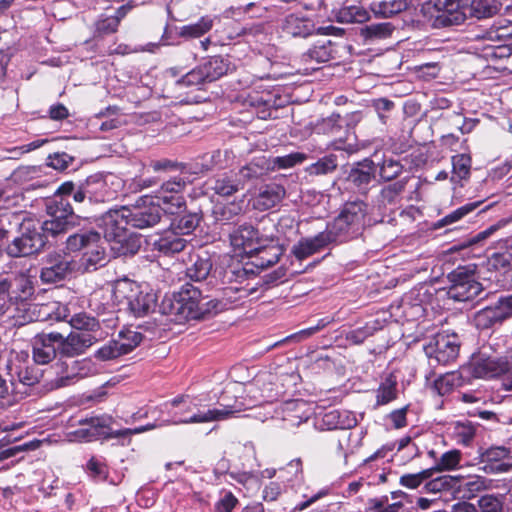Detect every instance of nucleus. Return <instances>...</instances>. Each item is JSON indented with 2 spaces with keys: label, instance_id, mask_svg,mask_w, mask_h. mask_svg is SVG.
<instances>
[{
  "label": "nucleus",
  "instance_id": "obj_1",
  "mask_svg": "<svg viewBox=\"0 0 512 512\" xmlns=\"http://www.w3.org/2000/svg\"><path fill=\"white\" fill-rule=\"evenodd\" d=\"M227 308V303L218 298L204 295L199 286L183 284L171 297H165L161 309L175 321L201 319L217 314Z\"/></svg>",
  "mask_w": 512,
  "mask_h": 512
},
{
  "label": "nucleus",
  "instance_id": "obj_2",
  "mask_svg": "<svg viewBox=\"0 0 512 512\" xmlns=\"http://www.w3.org/2000/svg\"><path fill=\"white\" fill-rule=\"evenodd\" d=\"M170 420L173 425L180 424H203L210 422L225 421L245 410L242 402L237 400L233 404L218 403L215 407H206L201 399L189 395H181L171 402Z\"/></svg>",
  "mask_w": 512,
  "mask_h": 512
},
{
  "label": "nucleus",
  "instance_id": "obj_3",
  "mask_svg": "<svg viewBox=\"0 0 512 512\" xmlns=\"http://www.w3.org/2000/svg\"><path fill=\"white\" fill-rule=\"evenodd\" d=\"M368 221V205L361 201L346 202L337 217L328 223L327 233L334 243H343L362 234Z\"/></svg>",
  "mask_w": 512,
  "mask_h": 512
},
{
  "label": "nucleus",
  "instance_id": "obj_4",
  "mask_svg": "<svg viewBox=\"0 0 512 512\" xmlns=\"http://www.w3.org/2000/svg\"><path fill=\"white\" fill-rule=\"evenodd\" d=\"M463 371L468 382L471 378H494L506 375L503 387L512 390V354L508 357H491L483 353L473 355L470 361L463 365Z\"/></svg>",
  "mask_w": 512,
  "mask_h": 512
},
{
  "label": "nucleus",
  "instance_id": "obj_5",
  "mask_svg": "<svg viewBox=\"0 0 512 512\" xmlns=\"http://www.w3.org/2000/svg\"><path fill=\"white\" fill-rule=\"evenodd\" d=\"M47 214L49 219L45 220L40 228L44 234H50L53 237L69 232L80 224V217L74 213L69 201L63 197L51 200L47 204Z\"/></svg>",
  "mask_w": 512,
  "mask_h": 512
},
{
  "label": "nucleus",
  "instance_id": "obj_6",
  "mask_svg": "<svg viewBox=\"0 0 512 512\" xmlns=\"http://www.w3.org/2000/svg\"><path fill=\"white\" fill-rule=\"evenodd\" d=\"M130 226L126 206L119 209H110L100 219L99 226L103 229L104 238L107 242H112V250H116L118 255L126 254L127 249L123 246L126 240V228Z\"/></svg>",
  "mask_w": 512,
  "mask_h": 512
},
{
  "label": "nucleus",
  "instance_id": "obj_7",
  "mask_svg": "<svg viewBox=\"0 0 512 512\" xmlns=\"http://www.w3.org/2000/svg\"><path fill=\"white\" fill-rule=\"evenodd\" d=\"M475 39L483 44L482 56L485 58H503L509 55V46L512 45V23L507 25H493Z\"/></svg>",
  "mask_w": 512,
  "mask_h": 512
},
{
  "label": "nucleus",
  "instance_id": "obj_8",
  "mask_svg": "<svg viewBox=\"0 0 512 512\" xmlns=\"http://www.w3.org/2000/svg\"><path fill=\"white\" fill-rule=\"evenodd\" d=\"M450 287L448 295L456 301H470L482 291V285L475 278V269L460 266L449 274Z\"/></svg>",
  "mask_w": 512,
  "mask_h": 512
},
{
  "label": "nucleus",
  "instance_id": "obj_9",
  "mask_svg": "<svg viewBox=\"0 0 512 512\" xmlns=\"http://www.w3.org/2000/svg\"><path fill=\"white\" fill-rule=\"evenodd\" d=\"M311 415V407L306 401L294 399L275 407L273 417L275 418V427L293 431L301 424L306 423Z\"/></svg>",
  "mask_w": 512,
  "mask_h": 512
},
{
  "label": "nucleus",
  "instance_id": "obj_10",
  "mask_svg": "<svg viewBox=\"0 0 512 512\" xmlns=\"http://www.w3.org/2000/svg\"><path fill=\"white\" fill-rule=\"evenodd\" d=\"M188 180L181 176L165 181L152 196L167 214H177L186 208L183 196Z\"/></svg>",
  "mask_w": 512,
  "mask_h": 512
},
{
  "label": "nucleus",
  "instance_id": "obj_11",
  "mask_svg": "<svg viewBox=\"0 0 512 512\" xmlns=\"http://www.w3.org/2000/svg\"><path fill=\"white\" fill-rule=\"evenodd\" d=\"M53 369L56 375L54 385L57 388L70 386L95 372L93 362L87 358L81 360L67 357L66 359H59Z\"/></svg>",
  "mask_w": 512,
  "mask_h": 512
},
{
  "label": "nucleus",
  "instance_id": "obj_12",
  "mask_svg": "<svg viewBox=\"0 0 512 512\" xmlns=\"http://www.w3.org/2000/svg\"><path fill=\"white\" fill-rule=\"evenodd\" d=\"M126 212L131 227L145 229L158 224L164 211L152 196L145 195L132 207H126Z\"/></svg>",
  "mask_w": 512,
  "mask_h": 512
},
{
  "label": "nucleus",
  "instance_id": "obj_13",
  "mask_svg": "<svg viewBox=\"0 0 512 512\" xmlns=\"http://www.w3.org/2000/svg\"><path fill=\"white\" fill-rule=\"evenodd\" d=\"M85 183L88 200L95 203L115 199L122 186L121 179L111 173L91 175L85 180Z\"/></svg>",
  "mask_w": 512,
  "mask_h": 512
},
{
  "label": "nucleus",
  "instance_id": "obj_14",
  "mask_svg": "<svg viewBox=\"0 0 512 512\" xmlns=\"http://www.w3.org/2000/svg\"><path fill=\"white\" fill-rule=\"evenodd\" d=\"M21 235L7 246V254L11 257H25L39 252L45 245V236L31 222L21 223Z\"/></svg>",
  "mask_w": 512,
  "mask_h": 512
},
{
  "label": "nucleus",
  "instance_id": "obj_15",
  "mask_svg": "<svg viewBox=\"0 0 512 512\" xmlns=\"http://www.w3.org/2000/svg\"><path fill=\"white\" fill-rule=\"evenodd\" d=\"M460 339L455 333H438L425 348L427 356L437 363L446 365L455 361L459 355Z\"/></svg>",
  "mask_w": 512,
  "mask_h": 512
},
{
  "label": "nucleus",
  "instance_id": "obj_16",
  "mask_svg": "<svg viewBox=\"0 0 512 512\" xmlns=\"http://www.w3.org/2000/svg\"><path fill=\"white\" fill-rule=\"evenodd\" d=\"M77 269V262L66 255H48L40 272V279L43 283L54 284L64 280L68 275Z\"/></svg>",
  "mask_w": 512,
  "mask_h": 512
},
{
  "label": "nucleus",
  "instance_id": "obj_17",
  "mask_svg": "<svg viewBox=\"0 0 512 512\" xmlns=\"http://www.w3.org/2000/svg\"><path fill=\"white\" fill-rule=\"evenodd\" d=\"M61 333L50 332L37 334L31 342L32 358L36 364L46 365L60 353Z\"/></svg>",
  "mask_w": 512,
  "mask_h": 512
},
{
  "label": "nucleus",
  "instance_id": "obj_18",
  "mask_svg": "<svg viewBox=\"0 0 512 512\" xmlns=\"http://www.w3.org/2000/svg\"><path fill=\"white\" fill-rule=\"evenodd\" d=\"M100 334L91 332L73 331L66 337L61 334L60 355L62 357L74 358L82 355L95 344L99 339Z\"/></svg>",
  "mask_w": 512,
  "mask_h": 512
},
{
  "label": "nucleus",
  "instance_id": "obj_19",
  "mask_svg": "<svg viewBox=\"0 0 512 512\" xmlns=\"http://www.w3.org/2000/svg\"><path fill=\"white\" fill-rule=\"evenodd\" d=\"M469 0H436L437 21L443 26L459 25L469 18Z\"/></svg>",
  "mask_w": 512,
  "mask_h": 512
},
{
  "label": "nucleus",
  "instance_id": "obj_20",
  "mask_svg": "<svg viewBox=\"0 0 512 512\" xmlns=\"http://www.w3.org/2000/svg\"><path fill=\"white\" fill-rule=\"evenodd\" d=\"M107 415L94 416L79 420V428L68 433L70 441L91 442L106 435Z\"/></svg>",
  "mask_w": 512,
  "mask_h": 512
},
{
  "label": "nucleus",
  "instance_id": "obj_21",
  "mask_svg": "<svg viewBox=\"0 0 512 512\" xmlns=\"http://www.w3.org/2000/svg\"><path fill=\"white\" fill-rule=\"evenodd\" d=\"M336 53L335 44L331 40L321 39L316 41L312 47L301 56L300 60L305 65L303 68L304 73L308 74L309 71L317 70L318 68L313 66L312 63H326L333 59Z\"/></svg>",
  "mask_w": 512,
  "mask_h": 512
},
{
  "label": "nucleus",
  "instance_id": "obj_22",
  "mask_svg": "<svg viewBox=\"0 0 512 512\" xmlns=\"http://www.w3.org/2000/svg\"><path fill=\"white\" fill-rule=\"evenodd\" d=\"M484 470L492 473H504L512 470V456L504 446L490 447L481 454Z\"/></svg>",
  "mask_w": 512,
  "mask_h": 512
},
{
  "label": "nucleus",
  "instance_id": "obj_23",
  "mask_svg": "<svg viewBox=\"0 0 512 512\" xmlns=\"http://www.w3.org/2000/svg\"><path fill=\"white\" fill-rule=\"evenodd\" d=\"M152 250L161 255L171 256L184 250L187 240L170 227L157 235L151 242Z\"/></svg>",
  "mask_w": 512,
  "mask_h": 512
},
{
  "label": "nucleus",
  "instance_id": "obj_24",
  "mask_svg": "<svg viewBox=\"0 0 512 512\" xmlns=\"http://www.w3.org/2000/svg\"><path fill=\"white\" fill-rule=\"evenodd\" d=\"M335 244L327 231H322L313 237H307L301 239L292 248L293 255L303 260L329 246Z\"/></svg>",
  "mask_w": 512,
  "mask_h": 512
},
{
  "label": "nucleus",
  "instance_id": "obj_25",
  "mask_svg": "<svg viewBox=\"0 0 512 512\" xmlns=\"http://www.w3.org/2000/svg\"><path fill=\"white\" fill-rule=\"evenodd\" d=\"M106 242L102 237H100V241L92 242L90 247L82 253L77 268H82L84 271H95L104 266L108 262Z\"/></svg>",
  "mask_w": 512,
  "mask_h": 512
},
{
  "label": "nucleus",
  "instance_id": "obj_26",
  "mask_svg": "<svg viewBox=\"0 0 512 512\" xmlns=\"http://www.w3.org/2000/svg\"><path fill=\"white\" fill-rule=\"evenodd\" d=\"M285 188L278 183L262 186L254 198L253 207L259 211L269 210L278 205L285 197Z\"/></svg>",
  "mask_w": 512,
  "mask_h": 512
},
{
  "label": "nucleus",
  "instance_id": "obj_27",
  "mask_svg": "<svg viewBox=\"0 0 512 512\" xmlns=\"http://www.w3.org/2000/svg\"><path fill=\"white\" fill-rule=\"evenodd\" d=\"M200 67L208 82H213L233 71L235 66L229 56L216 55L205 59Z\"/></svg>",
  "mask_w": 512,
  "mask_h": 512
},
{
  "label": "nucleus",
  "instance_id": "obj_28",
  "mask_svg": "<svg viewBox=\"0 0 512 512\" xmlns=\"http://www.w3.org/2000/svg\"><path fill=\"white\" fill-rule=\"evenodd\" d=\"M375 167L373 161L365 159L363 162L357 163L347 177V181L352 184L361 193H366L368 185L374 178Z\"/></svg>",
  "mask_w": 512,
  "mask_h": 512
},
{
  "label": "nucleus",
  "instance_id": "obj_29",
  "mask_svg": "<svg viewBox=\"0 0 512 512\" xmlns=\"http://www.w3.org/2000/svg\"><path fill=\"white\" fill-rule=\"evenodd\" d=\"M357 422L355 413L348 410L333 409L322 416V426L327 430L351 429Z\"/></svg>",
  "mask_w": 512,
  "mask_h": 512
},
{
  "label": "nucleus",
  "instance_id": "obj_30",
  "mask_svg": "<svg viewBox=\"0 0 512 512\" xmlns=\"http://www.w3.org/2000/svg\"><path fill=\"white\" fill-rule=\"evenodd\" d=\"M270 172L268 158L259 156L253 158L249 163L240 168L236 173L242 187L249 181L257 180Z\"/></svg>",
  "mask_w": 512,
  "mask_h": 512
},
{
  "label": "nucleus",
  "instance_id": "obj_31",
  "mask_svg": "<svg viewBox=\"0 0 512 512\" xmlns=\"http://www.w3.org/2000/svg\"><path fill=\"white\" fill-rule=\"evenodd\" d=\"M469 383L461 366L459 370L441 375L434 381L433 388L441 396L451 393L455 388Z\"/></svg>",
  "mask_w": 512,
  "mask_h": 512
},
{
  "label": "nucleus",
  "instance_id": "obj_32",
  "mask_svg": "<svg viewBox=\"0 0 512 512\" xmlns=\"http://www.w3.org/2000/svg\"><path fill=\"white\" fill-rule=\"evenodd\" d=\"M209 188L214 191L215 194L227 197L243 189L241 182L239 181L236 173L235 174H220L208 182Z\"/></svg>",
  "mask_w": 512,
  "mask_h": 512
},
{
  "label": "nucleus",
  "instance_id": "obj_33",
  "mask_svg": "<svg viewBox=\"0 0 512 512\" xmlns=\"http://www.w3.org/2000/svg\"><path fill=\"white\" fill-rule=\"evenodd\" d=\"M141 286L133 280L128 278L118 279L113 284L112 295L116 304L127 306V304L139 295Z\"/></svg>",
  "mask_w": 512,
  "mask_h": 512
},
{
  "label": "nucleus",
  "instance_id": "obj_34",
  "mask_svg": "<svg viewBox=\"0 0 512 512\" xmlns=\"http://www.w3.org/2000/svg\"><path fill=\"white\" fill-rule=\"evenodd\" d=\"M190 265L186 267V276L194 282H202L209 276L212 269V262L205 253L190 256Z\"/></svg>",
  "mask_w": 512,
  "mask_h": 512
},
{
  "label": "nucleus",
  "instance_id": "obj_35",
  "mask_svg": "<svg viewBox=\"0 0 512 512\" xmlns=\"http://www.w3.org/2000/svg\"><path fill=\"white\" fill-rule=\"evenodd\" d=\"M283 31L293 37H307L314 31V24L306 17L290 14L284 20Z\"/></svg>",
  "mask_w": 512,
  "mask_h": 512
},
{
  "label": "nucleus",
  "instance_id": "obj_36",
  "mask_svg": "<svg viewBox=\"0 0 512 512\" xmlns=\"http://www.w3.org/2000/svg\"><path fill=\"white\" fill-rule=\"evenodd\" d=\"M185 210L186 208L177 214H173L174 217L172 218L169 226L181 237L192 233L200 222V216L198 213L186 212Z\"/></svg>",
  "mask_w": 512,
  "mask_h": 512
},
{
  "label": "nucleus",
  "instance_id": "obj_37",
  "mask_svg": "<svg viewBox=\"0 0 512 512\" xmlns=\"http://www.w3.org/2000/svg\"><path fill=\"white\" fill-rule=\"evenodd\" d=\"M101 235L94 230H79L66 239V249L69 252H85L92 242L100 241Z\"/></svg>",
  "mask_w": 512,
  "mask_h": 512
},
{
  "label": "nucleus",
  "instance_id": "obj_38",
  "mask_svg": "<svg viewBox=\"0 0 512 512\" xmlns=\"http://www.w3.org/2000/svg\"><path fill=\"white\" fill-rule=\"evenodd\" d=\"M156 307V298L152 293L144 292L142 289L139 295L127 304L126 309L129 310L135 317H143L149 312L153 311Z\"/></svg>",
  "mask_w": 512,
  "mask_h": 512
},
{
  "label": "nucleus",
  "instance_id": "obj_39",
  "mask_svg": "<svg viewBox=\"0 0 512 512\" xmlns=\"http://www.w3.org/2000/svg\"><path fill=\"white\" fill-rule=\"evenodd\" d=\"M501 9L499 0H469V17L476 19L490 18L496 15Z\"/></svg>",
  "mask_w": 512,
  "mask_h": 512
},
{
  "label": "nucleus",
  "instance_id": "obj_40",
  "mask_svg": "<svg viewBox=\"0 0 512 512\" xmlns=\"http://www.w3.org/2000/svg\"><path fill=\"white\" fill-rule=\"evenodd\" d=\"M9 370V374L11 376V383L15 380L19 381L23 385L32 386L39 382L40 374L39 372L30 366L17 365L14 362H10L7 365Z\"/></svg>",
  "mask_w": 512,
  "mask_h": 512
},
{
  "label": "nucleus",
  "instance_id": "obj_41",
  "mask_svg": "<svg viewBox=\"0 0 512 512\" xmlns=\"http://www.w3.org/2000/svg\"><path fill=\"white\" fill-rule=\"evenodd\" d=\"M413 0H384L372 3L371 9L376 16L388 18L406 10Z\"/></svg>",
  "mask_w": 512,
  "mask_h": 512
},
{
  "label": "nucleus",
  "instance_id": "obj_42",
  "mask_svg": "<svg viewBox=\"0 0 512 512\" xmlns=\"http://www.w3.org/2000/svg\"><path fill=\"white\" fill-rule=\"evenodd\" d=\"M214 25L211 16H202L196 23L184 25L179 28L178 35L185 39L200 38L209 32Z\"/></svg>",
  "mask_w": 512,
  "mask_h": 512
},
{
  "label": "nucleus",
  "instance_id": "obj_43",
  "mask_svg": "<svg viewBox=\"0 0 512 512\" xmlns=\"http://www.w3.org/2000/svg\"><path fill=\"white\" fill-rule=\"evenodd\" d=\"M243 212V201H233L227 204H217L213 215L217 222L226 224L233 222Z\"/></svg>",
  "mask_w": 512,
  "mask_h": 512
},
{
  "label": "nucleus",
  "instance_id": "obj_44",
  "mask_svg": "<svg viewBox=\"0 0 512 512\" xmlns=\"http://www.w3.org/2000/svg\"><path fill=\"white\" fill-rule=\"evenodd\" d=\"M7 279L13 298H26L33 293L32 281L25 273L13 274Z\"/></svg>",
  "mask_w": 512,
  "mask_h": 512
},
{
  "label": "nucleus",
  "instance_id": "obj_45",
  "mask_svg": "<svg viewBox=\"0 0 512 512\" xmlns=\"http://www.w3.org/2000/svg\"><path fill=\"white\" fill-rule=\"evenodd\" d=\"M471 157L467 153H461L452 157V177L451 181L460 182L470 177Z\"/></svg>",
  "mask_w": 512,
  "mask_h": 512
},
{
  "label": "nucleus",
  "instance_id": "obj_46",
  "mask_svg": "<svg viewBox=\"0 0 512 512\" xmlns=\"http://www.w3.org/2000/svg\"><path fill=\"white\" fill-rule=\"evenodd\" d=\"M69 324L75 331H83V332H91L94 334H100V324L99 321L93 317L88 315L87 313H77L74 314L69 320Z\"/></svg>",
  "mask_w": 512,
  "mask_h": 512
},
{
  "label": "nucleus",
  "instance_id": "obj_47",
  "mask_svg": "<svg viewBox=\"0 0 512 512\" xmlns=\"http://www.w3.org/2000/svg\"><path fill=\"white\" fill-rule=\"evenodd\" d=\"M336 19L340 23H363L369 19V13L363 7L351 5L339 9Z\"/></svg>",
  "mask_w": 512,
  "mask_h": 512
},
{
  "label": "nucleus",
  "instance_id": "obj_48",
  "mask_svg": "<svg viewBox=\"0 0 512 512\" xmlns=\"http://www.w3.org/2000/svg\"><path fill=\"white\" fill-rule=\"evenodd\" d=\"M307 159V155L301 152H293L284 156L268 158L270 171L289 169L298 164L303 163Z\"/></svg>",
  "mask_w": 512,
  "mask_h": 512
},
{
  "label": "nucleus",
  "instance_id": "obj_49",
  "mask_svg": "<svg viewBox=\"0 0 512 512\" xmlns=\"http://www.w3.org/2000/svg\"><path fill=\"white\" fill-rule=\"evenodd\" d=\"M377 405H385L397 397V381L395 377L389 375L379 385L377 391Z\"/></svg>",
  "mask_w": 512,
  "mask_h": 512
},
{
  "label": "nucleus",
  "instance_id": "obj_50",
  "mask_svg": "<svg viewBox=\"0 0 512 512\" xmlns=\"http://www.w3.org/2000/svg\"><path fill=\"white\" fill-rule=\"evenodd\" d=\"M227 154V151L222 152L220 150H215L211 153H206L201 157V163H196L193 168V173H202L213 168H223L224 165L222 163V157Z\"/></svg>",
  "mask_w": 512,
  "mask_h": 512
},
{
  "label": "nucleus",
  "instance_id": "obj_51",
  "mask_svg": "<svg viewBox=\"0 0 512 512\" xmlns=\"http://www.w3.org/2000/svg\"><path fill=\"white\" fill-rule=\"evenodd\" d=\"M337 166V157L333 154H330L322 157L317 162L308 166L306 168V172L313 176L327 175L334 172Z\"/></svg>",
  "mask_w": 512,
  "mask_h": 512
},
{
  "label": "nucleus",
  "instance_id": "obj_52",
  "mask_svg": "<svg viewBox=\"0 0 512 512\" xmlns=\"http://www.w3.org/2000/svg\"><path fill=\"white\" fill-rule=\"evenodd\" d=\"M394 27L389 22L372 23L362 29V35L366 40H379L389 37Z\"/></svg>",
  "mask_w": 512,
  "mask_h": 512
},
{
  "label": "nucleus",
  "instance_id": "obj_53",
  "mask_svg": "<svg viewBox=\"0 0 512 512\" xmlns=\"http://www.w3.org/2000/svg\"><path fill=\"white\" fill-rule=\"evenodd\" d=\"M281 255V248L277 246L264 248L255 257L254 265L261 269L269 268L279 261Z\"/></svg>",
  "mask_w": 512,
  "mask_h": 512
},
{
  "label": "nucleus",
  "instance_id": "obj_54",
  "mask_svg": "<svg viewBox=\"0 0 512 512\" xmlns=\"http://www.w3.org/2000/svg\"><path fill=\"white\" fill-rule=\"evenodd\" d=\"M485 488V478L480 476H473L461 482L459 485V492L462 494V498L472 499Z\"/></svg>",
  "mask_w": 512,
  "mask_h": 512
},
{
  "label": "nucleus",
  "instance_id": "obj_55",
  "mask_svg": "<svg viewBox=\"0 0 512 512\" xmlns=\"http://www.w3.org/2000/svg\"><path fill=\"white\" fill-rule=\"evenodd\" d=\"M142 339L143 336L141 333L131 329H125L119 332L118 338L115 339V341L119 343L121 351L126 355L136 348L141 343Z\"/></svg>",
  "mask_w": 512,
  "mask_h": 512
},
{
  "label": "nucleus",
  "instance_id": "obj_56",
  "mask_svg": "<svg viewBox=\"0 0 512 512\" xmlns=\"http://www.w3.org/2000/svg\"><path fill=\"white\" fill-rule=\"evenodd\" d=\"M480 204L481 202L478 201L468 203L459 207L458 209L454 210L453 212L447 214L446 216L438 220L435 224V228H441L459 221L464 216L474 211Z\"/></svg>",
  "mask_w": 512,
  "mask_h": 512
},
{
  "label": "nucleus",
  "instance_id": "obj_57",
  "mask_svg": "<svg viewBox=\"0 0 512 512\" xmlns=\"http://www.w3.org/2000/svg\"><path fill=\"white\" fill-rule=\"evenodd\" d=\"M475 433V426L469 421L454 424L453 434L459 444L469 446L475 437Z\"/></svg>",
  "mask_w": 512,
  "mask_h": 512
},
{
  "label": "nucleus",
  "instance_id": "obj_58",
  "mask_svg": "<svg viewBox=\"0 0 512 512\" xmlns=\"http://www.w3.org/2000/svg\"><path fill=\"white\" fill-rule=\"evenodd\" d=\"M474 323L478 329L484 330L500 324L492 306L485 307L474 316Z\"/></svg>",
  "mask_w": 512,
  "mask_h": 512
},
{
  "label": "nucleus",
  "instance_id": "obj_59",
  "mask_svg": "<svg viewBox=\"0 0 512 512\" xmlns=\"http://www.w3.org/2000/svg\"><path fill=\"white\" fill-rule=\"evenodd\" d=\"M379 166L380 177L385 181H391L395 179L400 175L403 169L402 164L392 157H385Z\"/></svg>",
  "mask_w": 512,
  "mask_h": 512
},
{
  "label": "nucleus",
  "instance_id": "obj_60",
  "mask_svg": "<svg viewBox=\"0 0 512 512\" xmlns=\"http://www.w3.org/2000/svg\"><path fill=\"white\" fill-rule=\"evenodd\" d=\"M119 25L118 20L113 16L101 15L95 22V35L105 36L114 34L118 31Z\"/></svg>",
  "mask_w": 512,
  "mask_h": 512
},
{
  "label": "nucleus",
  "instance_id": "obj_61",
  "mask_svg": "<svg viewBox=\"0 0 512 512\" xmlns=\"http://www.w3.org/2000/svg\"><path fill=\"white\" fill-rule=\"evenodd\" d=\"M259 378H264L266 383L261 384L260 391L262 392V397H264V401L266 404H271V402L276 399L279 395V391L275 385V376L271 373H261L258 375Z\"/></svg>",
  "mask_w": 512,
  "mask_h": 512
},
{
  "label": "nucleus",
  "instance_id": "obj_62",
  "mask_svg": "<svg viewBox=\"0 0 512 512\" xmlns=\"http://www.w3.org/2000/svg\"><path fill=\"white\" fill-rule=\"evenodd\" d=\"M124 355L123 351L119 347V343L115 341V339L109 341L100 347L94 354L95 358L100 361H109L116 359L120 356Z\"/></svg>",
  "mask_w": 512,
  "mask_h": 512
},
{
  "label": "nucleus",
  "instance_id": "obj_63",
  "mask_svg": "<svg viewBox=\"0 0 512 512\" xmlns=\"http://www.w3.org/2000/svg\"><path fill=\"white\" fill-rule=\"evenodd\" d=\"M461 460V452L459 450H450L443 453L436 464V470H453L458 467Z\"/></svg>",
  "mask_w": 512,
  "mask_h": 512
},
{
  "label": "nucleus",
  "instance_id": "obj_64",
  "mask_svg": "<svg viewBox=\"0 0 512 512\" xmlns=\"http://www.w3.org/2000/svg\"><path fill=\"white\" fill-rule=\"evenodd\" d=\"M205 82H208L205 75L203 74V71L199 66L192 69L188 73H186L181 79L177 80L176 84L179 86H198L200 84H203Z\"/></svg>",
  "mask_w": 512,
  "mask_h": 512
}]
</instances>
